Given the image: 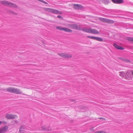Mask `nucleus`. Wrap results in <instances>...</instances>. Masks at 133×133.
Returning a JSON list of instances; mask_svg holds the SVG:
<instances>
[{
    "label": "nucleus",
    "mask_w": 133,
    "mask_h": 133,
    "mask_svg": "<svg viewBox=\"0 0 133 133\" xmlns=\"http://www.w3.org/2000/svg\"><path fill=\"white\" fill-rule=\"evenodd\" d=\"M113 46H114L117 49L118 47V45L116 44L115 43H114L113 44Z\"/></svg>",
    "instance_id": "25"
},
{
    "label": "nucleus",
    "mask_w": 133,
    "mask_h": 133,
    "mask_svg": "<svg viewBox=\"0 0 133 133\" xmlns=\"http://www.w3.org/2000/svg\"><path fill=\"white\" fill-rule=\"evenodd\" d=\"M124 61H125L127 62H130V61H129L127 59H124Z\"/></svg>",
    "instance_id": "26"
},
{
    "label": "nucleus",
    "mask_w": 133,
    "mask_h": 133,
    "mask_svg": "<svg viewBox=\"0 0 133 133\" xmlns=\"http://www.w3.org/2000/svg\"><path fill=\"white\" fill-rule=\"evenodd\" d=\"M11 12L13 14H14V15H16L17 14L16 13L14 12H13V11H11Z\"/></svg>",
    "instance_id": "30"
},
{
    "label": "nucleus",
    "mask_w": 133,
    "mask_h": 133,
    "mask_svg": "<svg viewBox=\"0 0 133 133\" xmlns=\"http://www.w3.org/2000/svg\"><path fill=\"white\" fill-rule=\"evenodd\" d=\"M14 122H15L16 123H18V121L17 120H15L14 121Z\"/></svg>",
    "instance_id": "31"
},
{
    "label": "nucleus",
    "mask_w": 133,
    "mask_h": 133,
    "mask_svg": "<svg viewBox=\"0 0 133 133\" xmlns=\"http://www.w3.org/2000/svg\"><path fill=\"white\" fill-rule=\"evenodd\" d=\"M15 88L10 87L6 89V90L8 92L14 93Z\"/></svg>",
    "instance_id": "14"
},
{
    "label": "nucleus",
    "mask_w": 133,
    "mask_h": 133,
    "mask_svg": "<svg viewBox=\"0 0 133 133\" xmlns=\"http://www.w3.org/2000/svg\"><path fill=\"white\" fill-rule=\"evenodd\" d=\"M22 93V91L20 89L15 88L13 93L18 94H21Z\"/></svg>",
    "instance_id": "13"
},
{
    "label": "nucleus",
    "mask_w": 133,
    "mask_h": 133,
    "mask_svg": "<svg viewBox=\"0 0 133 133\" xmlns=\"http://www.w3.org/2000/svg\"><path fill=\"white\" fill-rule=\"evenodd\" d=\"M84 7L82 5L78 4H74V8L77 10H81L84 9Z\"/></svg>",
    "instance_id": "7"
},
{
    "label": "nucleus",
    "mask_w": 133,
    "mask_h": 133,
    "mask_svg": "<svg viewBox=\"0 0 133 133\" xmlns=\"http://www.w3.org/2000/svg\"><path fill=\"white\" fill-rule=\"evenodd\" d=\"M99 119H105L104 118H102V117H100L99 118Z\"/></svg>",
    "instance_id": "32"
},
{
    "label": "nucleus",
    "mask_w": 133,
    "mask_h": 133,
    "mask_svg": "<svg viewBox=\"0 0 133 133\" xmlns=\"http://www.w3.org/2000/svg\"><path fill=\"white\" fill-rule=\"evenodd\" d=\"M58 54L60 56L64 58H71L72 56L71 54L66 53H58Z\"/></svg>",
    "instance_id": "5"
},
{
    "label": "nucleus",
    "mask_w": 133,
    "mask_h": 133,
    "mask_svg": "<svg viewBox=\"0 0 133 133\" xmlns=\"http://www.w3.org/2000/svg\"><path fill=\"white\" fill-rule=\"evenodd\" d=\"M24 130H19V131L20 133H24Z\"/></svg>",
    "instance_id": "27"
},
{
    "label": "nucleus",
    "mask_w": 133,
    "mask_h": 133,
    "mask_svg": "<svg viewBox=\"0 0 133 133\" xmlns=\"http://www.w3.org/2000/svg\"><path fill=\"white\" fill-rule=\"evenodd\" d=\"M57 17H58V18H60L61 19H62L63 18L61 16H60V15L58 16H57Z\"/></svg>",
    "instance_id": "28"
},
{
    "label": "nucleus",
    "mask_w": 133,
    "mask_h": 133,
    "mask_svg": "<svg viewBox=\"0 0 133 133\" xmlns=\"http://www.w3.org/2000/svg\"><path fill=\"white\" fill-rule=\"evenodd\" d=\"M70 27L74 29L81 31L82 29L81 28V25H78L75 24H72L70 25Z\"/></svg>",
    "instance_id": "6"
},
{
    "label": "nucleus",
    "mask_w": 133,
    "mask_h": 133,
    "mask_svg": "<svg viewBox=\"0 0 133 133\" xmlns=\"http://www.w3.org/2000/svg\"><path fill=\"white\" fill-rule=\"evenodd\" d=\"M124 73L123 72H120L119 75L120 76H122V77H125L124 76Z\"/></svg>",
    "instance_id": "21"
},
{
    "label": "nucleus",
    "mask_w": 133,
    "mask_h": 133,
    "mask_svg": "<svg viewBox=\"0 0 133 133\" xmlns=\"http://www.w3.org/2000/svg\"><path fill=\"white\" fill-rule=\"evenodd\" d=\"M41 129L43 130L50 131L51 130L50 128L48 127H46L45 126H42L41 127Z\"/></svg>",
    "instance_id": "16"
},
{
    "label": "nucleus",
    "mask_w": 133,
    "mask_h": 133,
    "mask_svg": "<svg viewBox=\"0 0 133 133\" xmlns=\"http://www.w3.org/2000/svg\"><path fill=\"white\" fill-rule=\"evenodd\" d=\"M99 19L101 21L108 24H112L114 23V21L107 18H100Z\"/></svg>",
    "instance_id": "3"
},
{
    "label": "nucleus",
    "mask_w": 133,
    "mask_h": 133,
    "mask_svg": "<svg viewBox=\"0 0 133 133\" xmlns=\"http://www.w3.org/2000/svg\"><path fill=\"white\" fill-rule=\"evenodd\" d=\"M123 0H117V2L116 3V4H121L123 3Z\"/></svg>",
    "instance_id": "20"
},
{
    "label": "nucleus",
    "mask_w": 133,
    "mask_h": 133,
    "mask_svg": "<svg viewBox=\"0 0 133 133\" xmlns=\"http://www.w3.org/2000/svg\"><path fill=\"white\" fill-rule=\"evenodd\" d=\"M109 0H104L103 2L105 4H107L109 2Z\"/></svg>",
    "instance_id": "22"
},
{
    "label": "nucleus",
    "mask_w": 133,
    "mask_h": 133,
    "mask_svg": "<svg viewBox=\"0 0 133 133\" xmlns=\"http://www.w3.org/2000/svg\"><path fill=\"white\" fill-rule=\"evenodd\" d=\"M117 49L120 50H123L124 49V48H123V47L119 45Z\"/></svg>",
    "instance_id": "24"
},
{
    "label": "nucleus",
    "mask_w": 133,
    "mask_h": 133,
    "mask_svg": "<svg viewBox=\"0 0 133 133\" xmlns=\"http://www.w3.org/2000/svg\"><path fill=\"white\" fill-rule=\"evenodd\" d=\"M56 28L58 30H63L66 32H71L72 31V30H71L69 29L66 28H64L61 26H57Z\"/></svg>",
    "instance_id": "4"
},
{
    "label": "nucleus",
    "mask_w": 133,
    "mask_h": 133,
    "mask_svg": "<svg viewBox=\"0 0 133 133\" xmlns=\"http://www.w3.org/2000/svg\"><path fill=\"white\" fill-rule=\"evenodd\" d=\"M87 37L88 38L93 39L100 42H102L103 40V39L102 38L100 37L89 36H87Z\"/></svg>",
    "instance_id": "9"
},
{
    "label": "nucleus",
    "mask_w": 133,
    "mask_h": 133,
    "mask_svg": "<svg viewBox=\"0 0 133 133\" xmlns=\"http://www.w3.org/2000/svg\"><path fill=\"white\" fill-rule=\"evenodd\" d=\"M130 71H128L125 74V79H127L128 77H129V75L130 74Z\"/></svg>",
    "instance_id": "17"
},
{
    "label": "nucleus",
    "mask_w": 133,
    "mask_h": 133,
    "mask_svg": "<svg viewBox=\"0 0 133 133\" xmlns=\"http://www.w3.org/2000/svg\"><path fill=\"white\" fill-rule=\"evenodd\" d=\"M8 129L7 126H5L0 128V133H4L6 132Z\"/></svg>",
    "instance_id": "11"
},
{
    "label": "nucleus",
    "mask_w": 133,
    "mask_h": 133,
    "mask_svg": "<svg viewBox=\"0 0 133 133\" xmlns=\"http://www.w3.org/2000/svg\"><path fill=\"white\" fill-rule=\"evenodd\" d=\"M90 28H87L85 27L83 28L82 30L83 31L87 33H90Z\"/></svg>",
    "instance_id": "15"
},
{
    "label": "nucleus",
    "mask_w": 133,
    "mask_h": 133,
    "mask_svg": "<svg viewBox=\"0 0 133 133\" xmlns=\"http://www.w3.org/2000/svg\"><path fill=\"white\" fill-rule=\"evenodd\" d=\"M0 2L4 5L17 8V6L15 4L10 2L6 1H1Z\"/></svg>",
    "instance_id": "2"
},
{
    "label": "nucleus",
    "mask_w": 133,
    "mask_h": 133,
    "mask_svg": "<svg viewBox=\"0 0 133 133\" xmlns=\"http://www.w3.org/2000/svg\"><path fill=\"white\" fill-rule=\"evenodd\" d=\"M112 1L114 3H116L117 0H112Z\"/></svg>",
    "instance_id": "29"
},
{
    "label": "nucleus",
    "mask_w": 133,
    "mask_h": 133,
    "mask_svg": "<svg viewBox=\"0 0 133 133\" xmlns=\"http://www.w3.org/2000/svg\"><path fill=\"white\" fill-rule=\"evenodd\" d=\"M131 74H132V75H133V71H132V72L131 73Z\"/></svg>",
    "instance_id": "34"
},
{
    "label": "nucleus",
    "mask_w": 133,
    "mask_h": 133,
    "mask_svg": "<svg viewBox=\"0 0 133 133\" xmlns=\"http://www.w3.org/2000/svg\"><path fill=\"white\" fill-rule=\"evenodd\" d=\"M70 101H71L73 102L75 100L74 99H71L70 100Z\"/></svg>",
    "instance_id": "33"
},
{
    "label": "nucleus",
    "mask_w": 133,
    "mask_h": 133,
    "mask_svg": "<svg viewBox=\"0 0 133 133\" xmlns=\"http://www.w3.org/2000/svg\"><path fill=\"white\" fill-rule=\"evenodd\" d=\"M94 133H107V132L104 131H98L95 132Z\"/></svg>",
    "instance_id": "23"
},
{
    "label": "nucleus",
    "mask_w": 133,
    "mask_h": 133,
    "mask_svg": "<svg viewBox=\"0 0 133 133\" xmlns=\"http://www.w3.org/2000/svg\"><path fill=\"white\" fill-rule=\"evenodd\" d=\"M6 118L8 119H14L17 117V116L15 115L11 114H9L5 116Z\"/></svg>",
    "instance_id": "10"
},
{
    "label": "nucleus",
    "mask_w": 133,
    "mask_h": 133,
    "mask_svg": "<svg viewBox=\"0 0 133 133\" xmlns=\"http://www.w3.org/2000/svg\"><path fill=\"white\" fill-rule=\"evenodd\" d=\"M44 9L45 11H48L49 12L52 13L54 14L60 15L62 14V13L61 11L55 9L44 8Z\"/></svg>",
    "instance_id": "1"
},
{
    "label": "nucleus",
    "mask_w": 133,
    "mask_h": 133,
    "mask_svg": "<svg viewBox=\"0 0 133 133\" xmlns=\"http://www.w3.org/2000/svg\"><path fill=\"white\" fill-rule=\"evenodd\" d=\"M90 33L94 34H98L99 33V32L96 29L90 28Z\"/></svg>",
    "instance_id": "12"
},
{
    "label": "nucleus",
    "mask_w": 133,
    "mask_h": 133,
    "mask_svg": "<svg viewBox=\"0 0 133 133\" xmlns=\"http://www.w3.org/2000/svg\"><path fill=\"white\" fill-rule=\"evenodd\" d=\"M127 39L129 41L131 42L132 43H133V38L130 37H127Z\"/></svg>",
    "instance_id": "19"
},
{
    "label": "nucleus",
    "mask_w": 133,
    "mask_h": 133,
    "mask_svg": "<svg viewBox=\"0 0 133 133\" xmlns=\"http://www.w3.org/2000/svg\"><path fill=\"white\" fill-rule=\"evenodd\" d=\"M87 37L88 38L93 39L100 42H102L103 40V39L102 38L100 37L89 36H87Z\"/></svg>",
    "instance_id": "8"
},
{
    "label": "nucleus",
    "mask_w": 133,
    "mask_h": 133,
    "mask_svg": "<svg viewBox=\"0 0 133 133\" xmlns=\"http://www.w3.org/2000/svg\"><path fill=\"white\" fill-rule=\"evenodd\" d=\"M25 126L24 125H22L20 126L19 130H25Z\"/></svg>",
    "instance_id": "18"
}]
</instances>
